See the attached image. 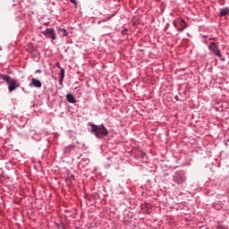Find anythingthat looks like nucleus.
I'll list each match as a JSON object with an SVG mask.
<instances>
[{"label": "nucleus", "instance_id": "obj_1", "mask_svg": "<svg viewBox=\"0 0 229 229\" xmlns=\"http://www.w3.org/2000/svg\"><path fill=\"white\" fill-rule=\"evenodd\" d=\"M89 126L91 128V133H94L97 139H103L108 135V130L105 127V124L96 125L93 123H89Z\"/></svg>", "mask_w": 229, "mask_h": 229}, {"label": "nucleus", "instance_id": "obj_2", "mask_svg": "<svg viewBox=\"0 0 229 229\" xmlns=\"http://www.w3.org/2000/svg\"><path fill=\"white\" fill-rule=\"evenodd\" d=\"M208 49L209 51H211L212 54L215 55V56H217L218 58L223 57V55L221 54V50H219V47H217L216 42L209 43Z\"/></svg>", "mask_w": 229, "mask_h": 229}, {"label": "nucleus", "instance_id": "obj_3", "mask_svg": "<svg viewBox=\"0 0 229 229\" xmlns=\"http://www.w3.org/2000/svg\"><path fill=\"white\" fill-rule=\"evenodd\" d=\"M173 180L174 183H177V185H182V183L185 182V174H182V172L177 171L174 173Z\"/></svg>", "mask_w": 229, "mask_h": 229}, {"label": "nucleus", "instance_id": "obj_4", "mask_svg": "<svg viewBox=\"0 0 229 229\" xmlns=\"http://www.w3.org/2000/svg\"><path fill=\"white\" fill-rule=\"evenodd\" d=\"M41 33L47 38H51V40H55L56 38V32L55 31V29L47 28L46 30L41 31Z\"/></svg>", "mask_w": 229, "mask_h": 229}, {"label": "nucleus", "instance_id": "obj_5", "mask_svg": "<svg viewBox=\"0 0 229 229\" xmlns=\"http://www.w3.org/2000/svg\"><path fill=\"white\" fill-rule=\"evenodd\" d=\"M177 31H183V30H187L189 27V24L185 22V20L183 18H177Z\"/></svg>", "mask_w": 229, "mask_h": 229}, {"label": "nucleus", "instance_id": "obj_6", "mask_svg": "<svg viewBox=\"0 0 229 229\" xmlns=\"http://www.w3.org/2000/svg\"><path fill=\"white\" fill-rule=\"evenodd\" d=\"M21 87V83H19V81L13 79V81L8 85V90L9 92H13V90L19 89Z\"/></svg>", "mask_w": 229, "mask_h": 229}, {"label": "nucleus", "instance_id": "obj_7", "mask_svg": "<svg viewBox=\"0 0 229 229\" xmlns=\"http://www.w3.org/2000/svg\"><path fill=\"white\" fill-rule=\"evenodd\" d=\"M30 85H32V87H35L36 89H40L42 87V81H40L38 79L33 78L31 80Z\"/></svg>", "mask_w": 229, "mask_h": 229}, {"label": "nucleus", "instance_id": "obj_8", "mask_svg": "<svg viewBox=\"0 0 229 229\" xmlns=\"http://www.w3.org/2000/svg\"><path fill=\"white\" fill-rule=\"evenodd\" d=\"M76 148L75 145H68L64 148V155H71L72 151H74V148Z\"/></svg>", "mask_w": 229, "mask_h": 229}, {"label": "nucleus", "instance_id": "obj_9", "mask_svg": "<svg viewBox=\"0 0 229 229\" xmlns=\"http://www.w3.org/2000/svg\"><path fill=\"white\" fill-rule=\"evenodd\" d=\"M58 68L60 69V84L63 85L64 80L65 78V69L60 66V64H58Z\"/></svg>", "mask_w": 229, "mask_h": 229}, {"label": "nucleus", "instance_id": "obj_10", "mask_svg": "<svg viewBox=\"0 0 229 229\" xmlns=\"http://www.w3.org/2000/svg\"><path fill=\"white\" fill-rule=\"evenodd\" d=\"M66 100L68 101V103H72V104L77 103L76 98H74V95L71 93H68L66 95Z\"/></svg>", "mask_w": 229, "mask_h": 229}, {"label": "nucleus", "instance_id": "obj_11", "mask_svg": "<svg viewBox=\"0 0 229 229\" xmlns=\"http://www.w3.org/2000/svg\"><path fill=\"white\" fill-rule=\"evenodd\" d=\"M229 13V8L225 7L223 9H220L219 17H226Z\"/></svg>", "mask_w": 229, "mask_h": 229}, {"label": "nucleus", "instance_id": "obj_12", "mask_svg": "<svg viewBox=\"0 0 229 229\" xmlns=\"http://www.w3.org/2000/svg\"><path fill=\"white\" fill-rule=\"evenodd\" d=\"M57 31L59 35H62V37H67V35H69V32H67V30L62 29L60 27L57 29Z\"/></svg>", "mask_w": 229, "mask_h": 229}, {"label": "nucleus", "instance_id": "obj_13", "mask_svg": "<svg viewBox=\"0 0 229 229\" xmlns=\"http://www.w3.org/2000/svg\"><path fill=\"white\" fill-rule=\"evenodd\" d=\"M29 53H30V55H31L32 56H37V53H38V51L37 50V47H30L29 48Z\"/></svg>", "mask_w": 229, "mask_h": 229}, {"label": "nucleus", "instance_id": "obj_14", "mask_svg": "<svg viewBox=\"0 0 229 229\" xmlns=\"http://www.w3.org/2000/svg\"><path fill=\"white\" fill-rule=\"evenodd\" d=\"M4 81L7 85H9L13 81V79H12V77L9 75L4 74Z\"/></svg>", "mask_w": 229, "mask_h": 229}, {"label": "nucleus", "instance_id": "obj_15", "mask_svg": "<svg viewBox=\"0 0 229 229\" xmlns=\"http://www.w3.org/2000/svg\"><path fill=\"white\" fill-rule=\"evenodd\" d=\"M74 180V174H68V176L66 178V182H72Z\"/></svg>", "mask_w": 229, "mask_h": 229}, {"label": "nucleus", "instance_id": "obj_16", "mask_svg": "<svg viewBox=\"0 0 229 229\" xmlns=\"http://www.w3.org/2000/svg\"><path fill=\"white\" fill-rule=\"evenodd\" d=\"M70 3H72L75 8H78V2L76 0H70Z\"/></svg>", "mask_w": 229, "mask_h": 229}, {"label": "nucleus", "instance_id": "obj_17", "mask_svg": "<svg viewBox=\"0 0 229 229\" xmlns=\"http://www.w3.org/2000/svg\"><path fill=\"white\" fill-rule=\"evenodd\" d=\"M4 74H0V85H2V83H4Z\"/></svg>", "mask_w": 229, "mask_h": 229}, {"label": "nucleus", "instance_id": "obj_18", "mask_svg": "<svg viewBox=\"0 0 229 229\" xmlns=\"http://www.w3.org/2000/svg\"><path fill=\"white\" fill-rule=\"evenodd\" d=\"M122 35H128V29L127 28L123 29Z\"/></svg>", "mask_w": 229, "mask_h": 229}, {"label": "nucleus", "instance_id": "obj_19", "mask_svg": "<svg viewBox=\"0 0 229 229\" xmlns=\"http://www.w3.org/2000/svg\"><path fill=\"white\" fill-rule=\"evenodd\" d=\"M173 24L175 28L178 29V19L174 20Z\"/></svg>", "mask_w": 229, "mask_h": 229}, {"label": "nucleus", "instance_id": "obj_20", "mask_svg": "<svg viewBox=\"0 0 229 229\" xmlns=\"http://www.w3.org/2000/svg\"><path fill=\"white\" fill-rule=\"evenodd\" d=\"M217 229H226V227H225V225H217Z\"/></svg>", "mask_w": 229, "mask_h": 229}, {"label": "nucleus", "instance_id": "obj_21", "mask_svg": "<svg viewBox=\"0 0 229 229\" xmlns=\"http://www.w3.org/2000/svg\"><path fill=\"white\" fill-rule=\"evenodd\" d=\"M146 157H148V156L146 155V153L142 152V153H141V158H146Z\"/></svg>", "mask_w": 229, "mask_h": 229}, {"label": "nucleus", "instance_id": "obj_22", "mask_svg": "<svg viewBox=\"0 0 229 229\" xmlns=\"http://www.w3.org/2000/svg\"><path fill=\"white\" fill-rule=\"evenodd\" d=\"M40 72H42V70H37V71H36V74H38V73H40Z\"/></svg>", "mask_w": 229, "mask_h": 229}, {"label": "nucleus", "instance_id": "obj_23", "mask_svg": "<svg viewBox=\"0 0 229 229\" xmlns=\"http://www.w3.org/2000/svg\"><path fill=\"white\" fill-rule=\"evenodd\" d=\"M0 172H1V173H3V170H2V169H0Z\"/></svg>", "mask_w": 229, "mask_h": 229}]
</instances>
